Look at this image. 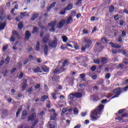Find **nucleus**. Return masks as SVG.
Listing matches in <instances>:
<instances>
[{
	"label": "nucleus",
	"mask_w": 128,
	"mask_h": 128,
	"mask_svg": "<svg viewBox=\"0 0 128 128\" xmlns=\"http://www.w3.org/2000/svg\"><path fill=\"white\" fill-rule=\"evenodd\" d=\"M104 105L100 104L95 110L91 112L90 115L91 120L95 122V120H98L100 118V114H102V112L104 110Z\"/></svg>",
	"instance_id": "nucleus-1"
},
{
	"label": "nucleus",
	"mask_w": 128,
	"mask_h": 128,
	"mask_svg": "<svg viewBox=\"0 0 128 128\" xmlns=\"http://www.w3.org/2000/svg\"><path fill=\"white\" fill-rule=\"evenodd\" d=\"M82 42H84V44H85V47H82V50L83 52H84V50H86V48H90V46L92 45V40L86 38H82Z\"/></svg>",
	"instance_id": "nucleus-2"
},
{
	"label": "nucleus",
	"mask_w": 128,
	"mask_h": 128,
	"mask_svg": "<svg viewBox=\"0 0 128 128\" xmlns=\"http://www.w3.org/2000/svg\"><path fill=\"white\" fill-rule=\"evenodd\" d=\"M68 62L66 60H65L63 62L62 66H61L60 69L56 68L54 70V74H60V72H64V70H64L65 66H68Z\"/></svg>",
	"instance_id": "nucleus-3"
},
{
	"label": "nucleus",
	"mask_w": 128,
	"mask_h": 128,
	"mask_svg": "<svg viewBox=\"0 0 128 128\" xmlns=\"http://www.w3.org/2000/svg\"><path fill=\"white\" fill-rule=\"evenodd\" d=\"M48 46L52 48H56L58 46V39L54 38V40L48 43Z\"/></svg>",
	"instance_id": "nucleus-4"
},
{
	"label": "nucleus",
	"mask_w": 128,
	"mask_h": 128,
	"mask_svg": "<svg viewBox=\"0 0 128 128\" xmlns=\"http://www.w3.org/2000/svg\"><path fill=\"white\" fill-rule=\"evenodd\" d=\"M50 112L51 116L50 118V120H56V110L54 109L52 110H49Z\"/></svg>",
	"instance_id": "nucleus-5"
},
{
	"label": "nucleus",
	"mask_w": 128,
	"mask_h": 128,
	"mask_svg": "<svg viewBox=\"0 0 128 128\" xmlns=\"http://www.w3.org/2000/svg\"><path fill=\"white\" fill-rule=\"evenodd\" d=\"M16 38H20V34H18V32L14 30L12 32V36L10 38L11 42H14L16 40Z\"/></svg>",
	"instance_id": "nucleus-6"
},
{
	"label": "nucleus",
	"mask_w": 128,
	"mask_h": 128,
	"mask_svg": "<svg viewBox=\"0 0 128 128\" xmlns=\"http://www.w3.org/2000/svg\"><path fill=\"white\" fill-rule=\"evenodd\" d=\"M50 34H48L46 35L42 40V42L43 44H48V40H50Z\"/></svg>",
	"instance_id": "nucleus-7"
},
{
	"label": "nucleus",
	"mask_w": 128,
	"mask_h": 128,
	"mask_svg": "<svg viewBox=\"0 0 128 128\" xmlns=\"http://www.w3.org/2000/svg\"><path fill=\"white\" fill-rule=\"evenodd\" d=\"M64 24H66V20H61L57 24L58 28H62L64 25Z\"/></svg>",
	"instance_id": "nucleus-8"
},
{
	"label": "nucleus",
	"mask_w": 128,
	"mask_h": 128,
	"mask_svg": "<svg viewBox=\"0 0 128 128\" xmlns=\"http://www.w3.org/2000/svg\"><path fill=\"white\" fill-rule=\"evenodd\" d=\"M6 16V12L2 10H0V20H4Z\"/></svg>",
	"instance_id": "nucleus-9"
},
{
	"label": "nucleus",
	"mask_w": 128,
	"mask_h": 128,
	"mask_svg": "<svg viewBox=\"0 0 128 128\" xmlns=\"http://www.w3.org/2000/svg\"><path fill=\"white\" fill-rule=\"evenodd\" d=\"M23 80L24 81L22 84V90H26V86H28V84H26L27 80H26V79H24Z\"/></svg>",
	"instance_id": "nucleus-10"
},
{
	"label": "nucleus",
	"mask_w": 128,
	"mask_h": 128,
	"mask_svg": "<svg viewBox=\"0 0 128 128\" xmlns=\"http://www.w3.org/2000/svg\"><path fill=\"white\" fill-rule=\"evenodd\" d=\"M36 114L34 113L31 115H30L28 117V121L30 122V120H34V118H36Z\"/></svg>",
	"instance_id": "nucleus-11"
},
{
	"label": "nucleus",
	"mask_w": 128,
	"mask_h": 128,
	"mask_svg": "<svg viewBox=\"0 0 128 128\" xmlns=\"http://www.w3.org/2000/svg\"><path fill=\"white\" fill-rule=\"evenodd\" d=\"M32 70L33 72H42V69H40V67H33Z\"/></svg>",
	"instance_id": "nucleus-12"
},
{
	"label": "nucleus",
	"mask_w": 128,
	"mask_h": 128,
	"mask_svg": "<svg viewBox=\"0 0 128 128\" xmlns=\"http://www.w3.org/2000/svg\"><path fill=\"white\" fill-rule=\"evenodd\" d=\"M27 115H28V111L26 110H24L22 112V114L21 116L22 120H24L26 118Z\"/></svg>",
	"instance_id": "nucleus-13"
},
{
	"label": "nucleus",
	"mask_w": 128,
	"mask_h": 128,
	"mask_svg": "<svg viewBox=\"0 0 128 128\" xmlns=\"http://www.w3.org/2000/svg\"><path fill=\"white\" fill-rule=\"evenodd\" d=\"M109 44L112 46V48H121V46L118 44H114V42H110L109 43Z\"/></svg>",
	"instance_id": "nucleus-14"
},
{
	"label": "nucleus",
	"mask_w": 128,
	"mask_h": 128,
	"mask_svg": "<svg viewBox=\"0 0 128 128\" xmlns=\"http://www.w3.org/2000/svg\"><path fill=\"white\" fill-rule=\"evenodd\" d=\"M72 16H70L66 20V24H72Z\"/></svg>",
	"instance_id": "nucleus-15"
},
{
	"label": "nucleus",
	"mask_w": 128,
	"mask_h": 128,
	"mask_svg": "<svg viewBox=\"0 0 128 128\" xmlns=\"http://www.w3.org/2000/svg\"><path fill=\"white\" fill-rule=\"evenodd\" d=\"M75 98L76 96L74 95V94H70L68 96V98L70 100H74V98Z\"/></svg>",
	"instance_id": "nucleus-16"
},
{
	"label": "nucleus",
	"mask_w": 128,
	"mask_h": 128,
	"mask_svg": "<svg viewBox=\"0 0 128 128\" xmlns=\"http://www.w3.org/2000/svg\"><path fill=\"white\" fill-rule=\"evenodd\" d=\"M30 32L28 31H26V34H25V38L27 40H30Z\"/></svg>",
	"instance_id": "nucleus-17"
},
{
	"label": "nucleus",
	"mask_w": 128,
	"mask_h": 128,
	"mask_svg": "<svg viewBox=\"0 0 128 128\" xmlns=\"http://www.w3.org/2000/svg\"><path fill=\"white\" fill-rule=\"evenodd\" d=\"M6 28V22H0V30H4Z\"/></svg>",
	"instance_id": "nucleus-18"
},
{
	"label": "nucleus",
	"mask_w": 128,
	"mask_h": 128,
	"mask_svg": "<svg viewBox=\"0 0 128 128\" xmlns=\"http://www.w3.org/2000/svg\"><path fill=\"white\" fill-rule=\"evenodd\" d=\"M49 124L50 128H54L56 126V124L54 122H52V121L49 122Z\"/></svg>",
	"instance_id": "nucleus-19"
},
{
	"label": "nucleus",
	"mask_w": 128,
	"mask_h": 128,
	"mask_svg": "<svg viewBox=\"0 0 128 128\" xmlns=\"http://www.w3.org/2000/svg\"><path fill=\"white\" fill-rule=\"evenodd\" d=\"M48 46L45 45L44 46V53L46 56H48Z\"/></svg>",
	"instance_id": "nucleus-20"
},
{
	"label": "nucleus",
	"mask_w": 128,
	"mask_h": 128,
	"mask_svg": "<svg viewBox=\"0 0 128 128\" xmlns=\"http://www.w3.org/2000/svg\"><path fill=\"white\" fill-rule=\"evenodd\" d=\"M38 14L34 13L33 14L31 20H36V18H38Z\"/></svg>",
	"instance_id": "nucleus-21"
},
{
	"label": "nucleus",
	"mask_w": 128,
	"mask_h": 128,
	"mask_svg": "<svg viewBox=\"0 0 128 128\" xmlns=\"http://www.w3.org/2000/svg\"><path fill=\"white\" fill-rule=\"evenodd\" d=\"M42 70L43 72H48V66H44L42 67Z\"/></svg>",
	"instance_id": "nucleus-22"
},
{
	"label": "nucleus",
	"mask_w": 128,
	"mask_h": 128,
	"mask_svg": "<svg viewBox=\"0 0 128 128\" xmlns=\"http://www.w3.org/2000/svg\"><path fill=\"white\" fill-rule=\"evenodd\" d=\"M56 21H53L48 24V26L52 28H54V26H56Z\"/></svg>",
	"instance_id": "nucleus-23"
},
{
	"label": "nucleus",
	"mask_w": 128,
	"mask_h": 128,
	"mask_svg": "<svg viewBox=\"0 0 128 128\" xmlns=\"http://www.w3.org/2000/svg\"><path fill=\"white\" fill-rule=\"evenodd\" d=\"M75 95V98H82V93H79V92H76L74 93Z\"/></svg>",
	"instance_id": "nucleus-24"
},
{
	"label": "nucleus",
	"mask_w": 128,
	"mask_h": 128,
	"mask_svg": "<svg viewBox=\"0 0 128 128\" xmlns=\"http://www.w3.org/2000/svg\"><path fill=\"white\" fill-rule=\"evenodd\" d=\"M72 8V4H69L66 8H65L66 10H70Z\"/></svg>",
	"instance_id": "nucleus-25"
},
{
	"label": "nucleus",
	"mask_w": 128,
	"mask_h": 128,
	"mask_svg": "<svg viewBox=\"0 0 128 128\" xmlns=\"http://www.w3.org/2000/svg\"><path fill=\"white\" fill-rule=\"evenodd\" d=\"M101 62L102 64H106L108 62V59L106 58H104L101 60Z\"/></svg>",
	"instance_id": "nucleus-26"
},
{
	"label": "nucleus",
	"mask_w": 128,
	"mask_h": 128,
	"mask_svg": "<svg viewBox=\"0 0 128 128\" xmlns=\"http://www.w3.org/2000/svg\"><path fill=\"white\" fill-rule=\"evenodd\" d=\"M94 64H100V59H94Z\"/></svg>",
	"instance_id": "nucleus-27"
},
{
	"label": "nucleus",
	"mask_w": 128,
	"mask_h": 128,
	"mask_svg": "<svg viewBox=\"0 0 128 128\" xmlns=\"http://www.w3.org/2000/svg\"><path fill=\"white\" fill-rule=\"evenodd\" d=\"M62 38L64 42H68V37L66 36H62Z\"/></svg>",
	"instance_id": "nucleus-28"
},
{
	"label": "nucleus",
	"mask_w": 128,
	"mask_h": 128,
	"mask_svg": "<svg viewBox=\"0 0 128 128\" xmlns=\"http://www.w3.org/2000/svg\"><path fill=\"white\" fill-rule=\"evenodd\" d=\"M22 108H18V110L16 113V118H18V114H20V112H22Z\"/></svg>",
	"instance_id": "nucleus-29"
},
{
	"label": "nucleus",
	"mask_w": 128,
	"mask_h": 128,
	"mask_svg": "<svg viewBox=\"0 0 128 128\" xmlns=\"http://www.w3.org/2000/svg\"><path fill=\"white\" fill-rule=\"evenodd\" d=\"M80 76V78H82V80H86V79H84V78H86V74H82Z\"/></svg>",
	"instance_id": "nucleus-30"
},
{
	"label": "nucleus",
	"mask_w": 128,
	"mask_h": 128,
	"mask_svg": "<svg viewBox=\"0 0 128 128\" xmlns=\"http://www.w3.org/2000/svg\"><path fill=\"white\" fill-rule=\"evenodd\" d=\"M8 72H10V70H6L4 72H3L2 74H4V76H8Z\"/></svg>",
	"instance_id": "nucleus-31"
},
{
	"label": "nucleus",
	"mask_w": 128,
	"mask_h": 128,
	"mask_svg": "<svg viewBox=\"0 0 128 128\" xmlns=\"http://www.w3.org/2000/svg\"><path fill=\"white\" fill-rule=\"evenodd\" d=\"M38 32V28H33V30L32 34H36V32Z\"/></svg>",
	"instance_id": "nucleus-32"
},
{
	"label": "nucleus",
	"mask_w": 128,
	"mask_h": 128,
	"mask_svg": "<svg viewBox=\"0 0 128 128\" xmlns=\"http://www.w3.org/2000/svg\"><path fill=\"white\" fill-rule=\"evenodd\" d=\"M23 27H24V24H22V22H20L18 24V28H20V30H22V28Z\"/></svg>",
	"instance_id": "nucleus-33"
},
{
	"label": "nucleus",
	"mask_w": 128,
	"mask_h": 128,
	"mask_svg": "<svg viewBox=\"0 0 128 128\" xmlns=\"http://www.w3.org/2000/svg\"><path fill=\"white\" fill-rule=\"evenodd\" d=\"M114 10V6H110L109 8L110 12H112Z\"/></svg>",
	"instance_id": "nucleus-34"
},
{
	"label": "nucleus",
	"mask_w": 128,
	"mask_h": 128,
	"mask_svg": "<svg viewBox=\"0 0 128 128\" xmlns=\"http://www.w3.org/2000/svg\"><path fill=\"white\" fill-rule=\"evenodd\" d=\"M40 42H38L37 44L36 45V50H40Z\"/></svg>",
	"instance_id": "nucleus-35"
},
{
	"label": "nucleus",
	"mask_w": 128,
	"mask_h": 128,
	"mask_svg": "<svg viewBox=\"0 0 128 128\" xmlns=\"http://www.w3.org/2000/svg\"><path fill=\"white\" fill-rule=\"evenodd\" d=\"M66 8L64 9H62L60 12V14H66Z\"/></svg>",
	"instance_id": "nucleus-36"
},
{
	"label": "nucleus",
	"mask_w": 128,
	"mask_h": 128,
	"mask_svg": "<svg viewBox=\"0 0 128 128\" xmlns=\"http://www.w3.org/2000/svg\"><path fill=\"white\" fill-rule=\"evenodd\" d=\"M74 114H78V110L76 108H74Z\"/></svg>",
	"instance_id": "nucleus-37"
},
{
	"label": "nucleus",
	"mask_w": 128,
	"mask_h": 128,
	"mask_svg": "<svg viewBox=\"0 0 128 128\" xmlns=\"http://www.w3.org/2000/svg\"><path fill=\"white\" fill-rule=\"evenodd\" d=\"M48 96H42V100L44 101V100H47L48 99Z\"/></svg>",
	"instance_id": "nucleus-38"
},
{
	"label": "nucleus",
	"mask_w": 128,
	"mask_h": 128,
	"mask_svg": "<svg viewBox=\"0 0 128 128\" xmlns=\"http://www.w3.org/2000/svg\"><path fill=\"white\" fill-rule=\"evenodd\" d=\"M56 4V2H53L52 4H50V7L52 8H54V6Z\"/></svg>",
	"instance_id": "nucleus-39"
},
{
	"label": "nucleus",
	"mask_w": 128,
	"mask_h": 128,
	"mask_svg": "<svg viewBox=\"0 0 128 128\" xmlns=\"http://www.w3.org/2000/svg\"><path fill=\"white\" fill-rule=\"evenodd\" d=\"M52 98L54 100H56V93L52 94Z\"/></svg>",
	"instance_id": "nucleus-40"
},
{
	"label": "nucleus",
	"mask_w": 128,
	"mask_h": 128,
	"mask_svg": "<svg viewBox=\"0 0 128 128\" xmlns=\"http://www.w3.org/2000/svg\"><path fill=\"white\" fill-rule=\"evenodd\" d=\"M82 2V0H78V2L76 3V6H78V4H80Z\"/></svg>",
	"instance_id": "nucleus-41"
},
{
	"label": "nucleus",
	"mask_w": 128,
	"mask_h": 128,
	"mask_svg": "<svg viewBox=\"0 0 128 128\" xmlns=\"http://www.w3.org/2000/svg\"><path fill=\"white\" fill-rule=\"evenodd\" d=\"M102 42L103 44H106V39L104 37L102 38Z\"/></svg>",
	"instance_id": "nucleus-42"
},
{
	"label": "nucleus",
	"mask_w": 128,
	"mask_h": 128,
	"mask_svg": "<svg viewBox=\"0 0 128 128\" xmlns=\"http://www.w3.org/2000/svg\"><path fill=\"white\" fill-rule=\"evenodd\" d=\"M96 70V66H92L91 67V70L92 72H94V70Z\"/></svg>",
	"instance_id": "nucleus-43"
},
{
	"label": "nucleus",
	"mask_w": 128,
	"mask_h": 128,
	"mask_svg": "<svg viewBox=\"0 0 128 128\" xmlns=\"http://www.w3.org/2000/svg\"><path fill=\"white\" fill-rule=\"evenodd\" d=\"M82 32L84 34H88V32L86 30H83Z\"/></svg>",
	"instance_id": "nucleus-44"
},
{
	"label": "nucleus",
	"mask_w": 128,
	"mask_h": 128,
	"mask_svg": "<svg viewBox=\"0 0 128 128\" xmlns=\"http://www.w3.org/2000/svg\"><path fill=\"white\" fill-rule=\"evenodd\" d=\"M6 63L8 64V62H10V57L8 56L5 60Z\"/></svg>",
	"instance_id": "nucleus-45"
},
{
	"label": "nucleus",
	"mask_w": 128,
	"mask_h": 128,
	"mask_svg": "<svg viewBox=\"0 0 128 128\" xmlns=\"http://www.w3.org/2000/svg\"><path fill=\"white\" fill-rule=\"evenodd\" d=\"M16 68H13L11 71H10V73L11 74H14V72H16Z\"/></svg>",
	"instance_id": "nucleus-46"
},
{
	"label": "nucleus",
	"mask_w": 128,
	"mask_h": 128,
	"mask_svg": "<svg viewBox=\"0 0 128 128\" xmlns=\"http://www.w3.org/2000/svg\"><path fill=\"white\" fill-rule=\"evenodd\" d=\"M106 78L108 79L110 78V74L109 73L107 74L105 76Z\"/></svg>",
	"instance_id": "nucleus-47"
},
{
	"label": "nucleus",
	"mask_w": 128,
	"mask_h": 128,
	"mask_svg": "<svg viewBox=\"0 0 128 128\" xmlns=\"http://www.w3.org/2000/svg\"><path fill=\"white\" fill-rule=\"evenodd\" d=\"M66 112V108H64L62 110V116H63V114H64V112Z\"/></svg>",
	"instance_id": "nucleus-48"
},
{
	"label": "nucleus",
	"mask_w": 128,
	"mask_h": 128,
	"mask_svg": "<svg viewBox=\"0 0 128 128\" xmlns=\"http://www.w3.org/2000/svg\"><path fill=\"white\" fill-rule=\"evenodd\" d=\"M123 62H124V64H128V60L124 59V60H123Z\"/></svg>",
	"instance_id": "nucleus-49"
},
{
	"label": "nucleus",
	"mask_w": 128,
	"mask_h": 128,
	"mask_svg": "<svg viewBox=\"0 0 128 128\" xmlns=\"http://www.w3.org/2000/svg\"><path fill=\"white\" fill-rule=\"evenodd\" d=\"M44 6H46V2H44L41 4V8H44Z\"/></svg>",
	"instance_id": "nucleus-50"
},
{
	"label": "nucleus",
	"mask_w": 128,
	"mask_h": 128,
	"mask_svg": "<svg viewBox=\"0 0 128 128\" xmlns=\"http://www.w3.org/2000/svg\"><path fill=\"white\" fill-rule=\"evenodd\" d=\"M8 46L6 45L3 47V50H6V49L8 48Z\"/></svg>",
	"instance_id": "nucleus-51"
},
{
	"label": "nucleus",
	"mask_w": 128,
	"mask_h": 128,
	"mask_svg": "<svg viewBox=\"0 0 128 128\" xmlns=\"http://www.w3.org/2000/svg\"><path fill=\"white\" fill-rule=\"evenodd\" d=\"M118 42H122V36H120L118 38Z\"/></svg>",
	"instance_id": "nucleus-52"
},
{
	"label": "nucleus",
	"mask_w": 128,
	"mask_h": 128,
	"mask_svg": "<svg viewBox=\"0 0 128 128\" xmlns=\"http://www.w3.org/2000/svg\"><path fill=\"white\" fill-rule=\"evenodd\" d=\"M126 36V32L122 31V36Z\"/></svg>",
	"instance_id": "nucleus-53"
},
{
	"label": "nucleus",
	"mask_w": 128,
	"mask_h": 128,
	"mask_svg": "<svg viewBox=\"0 0 128 128\" xmlns=\"http://www.w3.org/2000/svg\"><path fill=\"white\" fill-rule=\"evenodd\" d=\"M104 82V81L102 80H99L98 81V84H102Z\"/></svg>",
	"instance_id": "nucleus-54"
},
{
	"label": "nucleus",
	"mask_w": 128,
	"mask_h": 128,
	"mask_svg": "<svg viewBox=\"0 0 128 128\" xmlns=\"http://www.w3.org/2000/svg\"><path fill=\"white\" fill-rule=\"evenodd\" d=\"M76 16V12L74 11L71 12V16Z\"/></svg>",
	"instance_id": "nucleus-55"
},
{
	"label": "nucleus",
	"mask_w": 128,
	"mask_h": 128,
	"mask_svg": "<svg viewBox=\"0 0 128 128\" xmlns=\"http://www.w3.org/2000/svg\"><path fill=\"white\" fill-rule=\"evenodd\" d=\"M119 18L120 17H119L118 15H116V16H114V19L116 20H118Z\"/></svg>",
	"instance_id": "nucleus-56"
},
{
	"label": "nucleus",
	"mask_w": 128,
	"mask_h": 128,
	"mask_svg": "<svg viewBox=\"0 0 128 128\" xmlns=\"http://www.w3.org/2000/svg\"><path fill=\"white\" fill-rule=\"evenodd\" d=\"M17 66H18V68H22V64L20 63H18Z\"/></svg>",
	"instance_id": "nucleus-57"
},
{
	"label": "nucleus",
	"mask_w": 128,
	"mask_h": 128,
	"mask_svg": "<svg viewBox=\"0 0 128 128\" xmlns=\"http://www.w3.org/2000/svg\"><path fill=\"white\" fill-rule=\"evenodd\" d=\"M112 54H118V52H116V50H112Z\"/></svg>",
	"instance_id": "nucleus-58"
},
{
	"label": "nucleus",
	"mask_w": 128,
	"mask_h": 128,
	"mask_svg": "<svg viewBox=\"0 0 128 128\" xmlns=\"http://www.w3.org/2000/svg\"><path fill=\"white\" fill-rule=\"evenodd\" d=\"M124 112V110L122 109V110H120L118 111V113L120 114H122L123 112Z\"/></svg>",
	"instance_id": "nucleus-59"
},
{
	"label": "nucleus",
	"mask_w": 128,
	"mask_h": 128,
	"mask_svg": "<svg viewBox=\"0 0 128 128\" xmlns=\"http://www.w3.org/2000/svg\"><path fill=\"white\" fill-rule=\"evenodd\" d=\"M66 46H65L63 45L61 46L60 49L61 50H66Z\"/></svg>",
	"instance_id": "nucleus-60"
},
{
	"label": "nucleus",
	"mask_w": 128,
	"mask_h": 128,
	"mask_svg": "<svg viewBox=\"0 0 128 128\" xmlns=\"http://www.w3.org/2000/svg\"><path fill=\"white\" fill-rule=\"evenodd\" d=\"M81 126L82 125H80V124H79L74 126V128H80Z\"/></svg>",
	"instance_id": "nucleus-61"
},
{
	"label": "nucleus",
	"mask_w": 128,
	"mask_h": 128,
	"mask_svg": "<svg viewBox=\"0 0 128 128\" xmlns=\"http://www.w3.org/2000/svg\"><path fill=\"white\" fill-rule=\"evenodd\" d=\"M108 102L107 100H104L102 101V104H106V102Z\"/></svg>",
	"instance_id": "nucleus-62"
},
{
	"label": "nucleus",
	"mask_w": 128,
	"mask_h": 128,
	"mask_svg": "<svg viewBox=\"0 0 128 128\" xmlns=\"http://www.w3.org/2000/svg\"><path fill=\"white\" fill-rule=\"evenodd\" d=\"M79 86L80 88H84V87H86V84H79Z\"/></svg>",
	"instance_id": "nucleus-63"
},
{
	"label": "nucleus",
	"mask_w": 128,
	"mask_h": 128,
	"mask_svg": "<svg viewBox=\"0 0 128 128\" xmlns=\"http://www.w3.org/2000/svg\"><path fill=\"white\" fill-rule=\"evenodd\" d=\"M50 32H54V27H51L50 29Z\"/></svg>",
	"instance_id": "nucleus-64"
}]
</instances>
